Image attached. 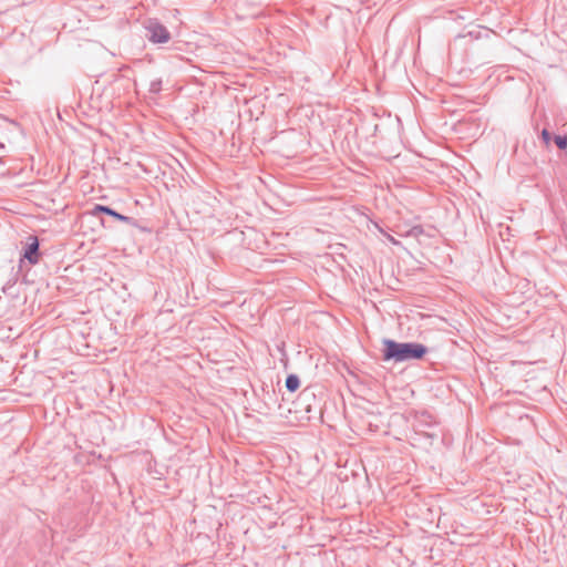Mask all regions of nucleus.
Masks as SVG:
<instances>
[{
  "instance_id": "nucleus-1",
  "label": "nucleus",
  "mask_w": 567,
  "mask_h": 567,
  "mask_svg": "<svg viewBox=\"0 0 567 567\" xmlns=\"http://www.w3.org/2000/svg\"><path fill=\"white\" fill-rule=\"evenodd\" d=\"M383 359L396 362L410 359H421L426 353V348L420 343H398L392 340H384Z\"/></svg>"
},
{
  "instance_id": "nucleus-2",
  "label": "nucleus",
  "mask_w": 567,
  "mask_h": 567,
  "mask_svg": "<svg viewBox=\"0 0 567 567\" xmlns=\"http://www.w3.org/2000/svg\"><path fill=\"white\" fill-rule=\"evenodd\" d=\"M151 41L154 43H165L169 40V33L165 27L158 23H151L148 27Z\"/></svg>"
},
{
  "instance_id": "nucleus-3",
  "label": "nucleus",
  "mask_w": 567,
  "mask_h": 567,
  "mask_svg": "<svg viewBox=\"0 0 567 567\" xmlns=\"http://www.w3.org/2000/svg\"><path fill=\"white\" fill-rule=\"evenodd\" d=\"M30 240L31 243L24 252V258L28 259L30 264L35 265L39 261V241L37 237H30Z\"/></svg>"
},
{
  "instance_id": "nucleus-4",
  "label": "nucleus",
  "mask_w": 567,
  "mask_h": 567,
  "mask_svg": "<svg viewBox=\"0 0 567 567\" xmlns=\"http://www.w3.org/2000/svg\"><path fill=\"white\" fill-rule=\"evenodd\" d=\"M300 385V381H299V378L295 374H291V375H288L287 379H286V388L291 391V392H295L296 390H298Z\"/></svg>"
},
{
  "instance_id": "nucleus-5",
  "label": "nucleus",
  "mask_w": 567,
  "mask_h": 567,
  "mask_svg": "<svg viewBox=\"0 0 567 567\" xmlns=\"http://www.w3.org/2000/svg\"><path fill=\"white\" fill-rule=\"evenodd\" d=\"M106 215H110V216L114 217L115 219L124 221V223H128L130 221L128 217H126L124 215H121V214L116 213L115 210H113L111 208H109Z\"/></svg>"
},
{
  "instance_id": "nucleus-6",
  "label": "nucleus",
  "mask_w": 567,
  "mask_h": 567,
  "mask_svg": "<svg viewBox=\"0 0 567 567\" xmlns=\"http://www.w3.org/2000/svg\"><path fill=\"white\" fill-rule=\"evenodd\" d=\"M555 143L560 150H565L567 147V136H556Z\"/></svg>"
},
{
  "instance_id": "nucleus-7",
  "label": "nucleus",
  "mask_w": 567,
  "mask_h": 567,
  "mask_svg": "<svg viewBox=\"0 0 567 567\" xmlns=\"http://www.w3.org/2000/svg\"><path fill=\"white\" fill-rule=\"evenodd\" d=\"M109 208H110V207H107V206L96 205V206L94 207L93 214L95 215L97 212H101V213L107 214Z\"/></svg>"
},
{
  "instance_id": "nucleus-8",
  "label": "nucleus",
  "mask_w": 567,
  "mask_h": 567,
  "mask_svg": "<svg viewBox=\"0 0 567 567\" xmlns=\"http://www.w3.org/2000/svg\"><path fill=\"white\" fill-rule=\"evenodd\" d=\"M542 136H543L546 145H549V143H550V134H549V132L547 130H544L542 132Z\"/></svg>"
},
{
  "instance_id": "nucleus-9",
  "label": "nucleus",
  "mask_w": 567,
  "mask_h": 567,
  "mask_svg": "<svg viewBox=\"0 0 567 567\" xmlns=\"http://www.w3.org/2000/svg\"><path fill=\"white\" fill-rule=\"evenodd\" d=\"M385 236L390 243H392L393 245H399V241L394 237H392L389 234H386Z\"/></svg>"
}]
</instances>
